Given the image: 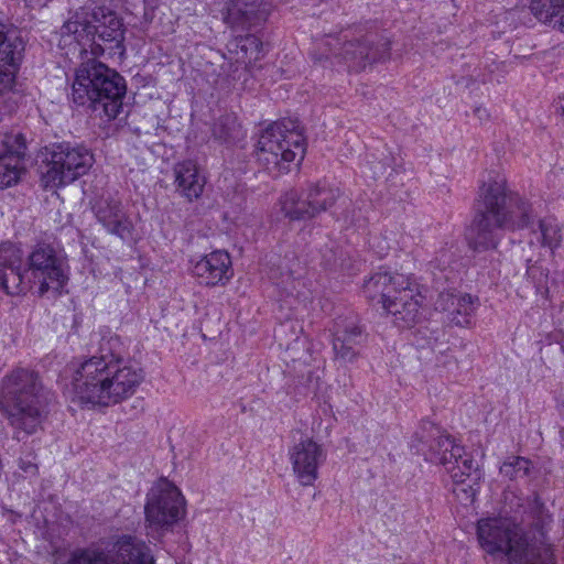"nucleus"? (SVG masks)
<instances>
[{"instance_id":"nucleus-7","label":"nucleus","mask_w":564,"mask_h":564,"mask_svg":"<svg viewBox=\"0 0 564 564\" xmlns=\"http://www.w3.org/2000/svg\"><path fill=\"white\" fill-rule=\"evenodd\" d=\"M305 154V140L296 120L283 119L269 126L258 141V161L268 170L285 169L282 163H291Z\"/></svg>"},{"instance_id":"nucleus-35","label":"nucleus","mask_w":564,"mask_h":564,"mask_svg":"<svg viewBox=\"0 0 564 564\" xmlns=\"http://www.w3.org/2000/svg\"><path fill=\"white\" fill-rule=\"evenodd\" d=\"M556 111L561 112V116L564 119V97H560L556 101Z\"/></svg>"},{"instance_id":"nucleus-15","label":"nucleus","mask_w":564,"mask_h":564,"mask_svg":"<svg viewBox=\"0 0 564 564\" xmlns=\"http://www.w3.org/2000/svg\"><path fill=\"white\" fill-rule=\"evenodd\" d=\"M0 289L8 295H20L31 289L28 271L23 269V252L10 241L0 243Z\"/></svg>"},{"instance_id":"nucleus-32","label":"nucleus","mask_w":564,"mask_h":564,"mask_svg":"<svg viewBox=\"0 0 564 564\" xmlns=\"http://www.w3.org/2000/svg\"><path fill=\"white\" fill-rule=\"evenodd\" d=\"M531 260H529V264L527 268V276L532 280L536 291H541L546 285L547 274L541 267L536 264H530Z\"/></svg>"},{"instance_id":"nucleus-17","label":"nucleus","mask_w":564,"mask_h":564,"mask_svg":"<svg viewBox=\"0 0 564 564\" xmlns=\"http://www.w3.org/2000/svg\"><path fill=\"white\" fill-rule=\"evenodd\" d=\"M224 20L234 30H250L263 24L272 11V6L262 0H229L226 3Z\"/></svg>"},{"instance_id":"nucleus-12","label":"nucleus","mask_w":564,"mask_h":564,"mask_svg":"<svg viewBox=\"0 0 564 564\" xmlns=\"http://www.w3.org/2000/svg\"><path fill=\"white\" fill-rule=\"evenodd\" d=\"M451 457L453 459L447 470L453 479V494L463 503H471L478 492L484 473L479 464L471 455L465 453L463 447L454 448Z\"/></svg>"},{"instance_id":"nucleus-8","label":"nucleus","mask_w":564,"mask_h":564,"mask_svg":"<svg viewBox=\"0 0 564 564\" xmlns=\"http://www.w3.org/2000/svg\"><path fill=\"white\" fill-rule=\"evenodd\" d=\"M68 564H155L150 545L141 538L124 533L112 535L105 551L83 550Z\"/></svg>"},{"instance_id":"nucleus-29","label":"nucleus","mask_w":564,"mask_h":564,"mask_svg":"<svg viewBox=\"0 0 564 564\" xmlns=\"http://www.w3.org/2000/svg\"><path fill=\"white\" fill-rule=\"evenodd\" d=\"M313 209H316V216L327 210L335 204L340 195L338 188L328 186L326 183L310 184L305 189Z\"/></svg>"},{"instance_id":"nucleus-34","label":"nucleus","mask_w":564,"mask_h":564,"mask_svg":"<svg viewBox=\"0 0 564 564\" xmlns=\"http://www.w3.org/2000/svg\"><path fill=\"white\" fill-rule=\"evenodd\" d=\"M378 238L377 237H373L370 245L372 248H378L377 250V253L379 254V257H383L384 254H387L388 250L390 249V245L389 243H384V246L378 241Z\"/></svg>"},{"instance_id":"nucleus-6","label":"nucleus","mask_w":564,"mask_h":564,"mask_svg":"<svg viewBox=\"0 0 564 564\" xmlns=\"http://www.w3.org/2000/svg\"><path fill=\"white\" fill-rule=\"evenodd\" d=\"M42 155L41 183L46 189L73 183L87 174L94 164V155L89 149L69 142L46 147Z\"/></svg>"},{"instance_id":"nucleus-30","label":"nucleus","mask_w":564,"mask_h":564,"mask_svg":"<svg viewBox=\"0 0 564 564\" xmlns=\"http://www.w3.org/2000/svg\"><path fill=\"white\" fill-rule=\"evenodd\" d=\"M213 135L216 139L228 142L240 135V123L234 113H227L218 118L213 127Z\"/></svg>"},{"instance_id":"nucleus-28","label":"nucleus","mask_w":564,"mask_h":564,"mask_svg":"<svg viewBox=\"0 0 564 564\" xmlns=\"http://www.w3.org/2000/svg\"><path fill=\"white\" fill-rule=\"evenodd\" d=\"M532 232L538 234L541 246L549 248L552 252L560 248L563 240L562 227L557 219L552 216L540 219L538 230L532 229Z\"/></svg>"},{"instance_id":"nucleus-26","label":"nucleus","mask_w":564,"mask_h":564,"mask_svg":"<svg viewBox=\"0 0 564 564\" xmlns=\"http://www.w3.org/2000/svg\"><path fill=\"white\" fill-rule=\"evenodd\" d=\"M530 10L539 21L564 33V0H532Z\"/></svg>"},{"instance_id":"nucleus-5","label":"nucleus","mask_w":564,"mask_h":564,"mask_svg":"<svg viewBox=\"0 0 564 564\" xmlns=\"http://www.w3.org/2000/svg\"><path fill=\"white\" fill-rule=\"evenodd\" d=\"M42 382L39 373L28 368H17L6 375L0 389V409L9 424L20 433L31 435L41 427L44 419L41 403Z\"/></svg>"},{"instance_id":"nucleus-23","label":"nucleus","mask_w":564,"mask_h":564,"mask_svg":"<svg viewBox=\"0 0 564 564\" xmlns=\"http://www.w3.org/2000/svg\"><path fill=\"white\" fill-rule=\"evenodd\" d=\"M372 43L371 40L366 39L362 42H348L344 44L341 55L349 68L361 70L386 56L389 43H383L381 47H372Z\"/></svg>"},{"instance_id":"nucleus-1","label":"nucleus","mask_w":564,"mask_h":564,"mask_svg":"<svg viewBox=\"0 0 564 564\" xmlns=\"http://www.w3.org/2000/svg\"><path fill=\"white\" fill-rule=\"evenodd\" d=\"M61 41L64 45L75 43L80 53H90L94 56L76 68L70 100L76 106L90 108L108 120L117 118L122 109L126 80L96 57L106 52L123 53L122 19L107 6L82 8L62 25Z\"/></svg>"},{"instance_id":"nucleus-24","label":"nucleus","mask_w":564,"mask_h":564,"mask_svg":"<svg viewBox=\"0 0 564 564\" xmlns=\"http://www.w3.org/2000/svg\"><path fill=\"white\" fill-rule=\"evenodd\" d=\"M435 305L438 310L449 312L451 321L457 326L469 325L476 310L471 295L457 296L451 292L441 293Z\"/></svg>"},{"instance_id":"nucleus-27","label":"nucleus","mask_w":564,"mask_h":564,"mask_svg":"<svg viewBox=\"0 0 564 564\" xmlns=\"http://www.w3.org/2000/svg\"><path fill=\"white\" fill-rule=\"evenodd\" d=\"M312 200L308 199L306 191L297 194L290 191L281 198V208L286 217L291 220H305L316 216V209L311 206Z\"/></svg>"},{"instance_id":"nucleus-2","label":"nucleus","mask_w":564,"mask_h":564,"mask_svg":"<svg viewBox=\"0 0 564 564\" xmlns=\"http://www.w3.org/2000/svg\"><path fill=\"white\" fill-rule=\"evenodd\" d=\"M94 355L84 360L72 380L74 397L83 404L110 406L132 397L144 380L140 367L124 360L127 345L108 327L90 336Z\"/></svg>"},{"instance_id":"nucleus-25","label":"nucleus","mask_w":564,"mask_h":564,"mask_svg":"<svg viewBox=\"0 0 564 564\" xmlns=\"http://www.w3.org/2000/svg\"><path fill=\"white\" fill-rule=\"evenodd\" d=\"M177 191L188 200L197 199L204 189L205 177L193 161H184L174 167Z\"/></svg>"},{"instance_id":"nucleus-19","label":"nucleus","mask_w":564,"mask_h":564,"mask_svg":"<svg viewBox=\"0 0 564 564\" xmlns=\"http://www.w3.org/2000/svg\"><path fill=\"white\" fill-rule=\"evenodd\" d=\"M365 338V329L356 318L337 319L333 332V350L336 359L343 364L354 362Z\"/></svg>"},{"instance_id":"nucleus-20","label":"nucleus","mask_w":564,"mask_h":564,"mask_svg":"<svg viewBox=\"0 0 564 564\" xmlns=\"http://www.w3.org/2000/svg\"><path fill=\"white\" fill-rule=\"evenodd\" d=\"M192 271L198 282L206 286L225 285L234 275L230 256L221 250L202 257Z\"/></svg>"},{"instance_id":"nucleus-21","label":"nucleus","mask_w":564,"mask_h":564,"mask_svg":"<svg viewBox=\"0 0 564 564\" xmlns=\"http://www.w3.org/2000/svg\"><path fill=\"white\" fill-rule=\"evenodd\" d=\"M411 276L389 271H378L364 283L366 297L383 306L401 289L410 285Z\"/></svg>"},{"instance_id":"nucleus-37","label":"nucleus","mask_w":564,"mask_h":564,"mask_svg":"<svg viewBox=\"0 0 564 564\" xmlns=\"http://www.w3.org/2000/svg\"><path fill=\"white\" fill-rule=\"evenodd\" d=\"M475 115H476L479 119H482V118H485V117H487V116H488V115H487L486 109L480 108V107H477V108L475 109Z\"/></svg>"},{"instance_id":"nucleus-14","label":"nucleus","mask_w":564,"mask_h":564,"mask_svg":"<svg viewBox=\"0 0 564 564\" xmlns=\"http://www.w3.org/2000/svg\"><path fill=\"white\" fill-rule=\"evenodd\" d=\"M289 459L297 481L305 487L312 486L318 478L326 452L313 438L304 437L289 448Z\"/></svg>"},{"instance_id":"nucleus-36","label":"nucleus","mask_w":564,"mask_h":564,"mask_svg":"<svg viewBox=\"0 0 564 564\" xmlns=\"http://www.w3.org/2000/svg\"><path fill=\"white\" fill-rule=\"evenodd\" d=\"M243 41L250 45H254L256 47L259 45V40L253 35L247 36Z\"/></svg>"},{"instance_id":"nucleus-4","label":"nucleus","mask_w":564,"mask_h":564,"mask_svg":"<svg viewBox=\"0 0 564 564\" xmlns=\"http://www.w3.org/2000/svg\"><path fill=\"white\" fill-rule=\"evenodd\" d=\"M478 203L479 208L467 232L468 245L475 251L496 248L498 229L532 228L531 204L518 193L509 192L502 177L489 176L482 183Z\"/></svg>"},{"instance_id":"nucleus-38","label":"nucleus","mask_w":564,"mask_h":564,"mask_svg":"<svg viewBox=\"0 0 564 564\" xmlns=\"http://www.w3.org/2000/svg\"><path fill=\"white\" fill-rule=\"evenodd\" d=\"M22 468L25 470V471H29V473H34L36 470V466L33 465V464H29V465H25V466H22Z\"/></svg>"},{"instance_id":"nucleus-11","label":"nucleus","mask_w":564,"mask_h":564,"mask_svg":"<svg viewBox=\"0 0 564 564\" xmlns=\"http://www.w3.org/2000/svg\"><path fill=\"white\" fill-rule=\"evenodd\" d=\"M93 213L102 228L123 242L133 240L134 224L121 199L111 193L102 194L93 204Z\"/></svg>"},{"instance_id":"nucleus-33","label":"nucleus","mask_w":564,"mask_h":564,"mask_svg":"<svg viewBox=\"0 0 564 564\" xmlns=\"http://www.w3.org/2000/svg\"><path fill=\"white\" fill-rule=\"evenodd\" d=\"M143 2H144L143 20L145 23H151L154 18V10L158 7L159 0H143Z\"/></svg>"},{"instance_id":"nucleus-18","label":"nucleus","mask_w":564,"mask_h":564,"mask_svg":"<svg viewBox=\"0 0 564 564\" xmlns=\"http://www.w3.org/2000/svg\"><path fill=\"white\" fill-rule=\"evenodd\" d=\"M422 295L416 283L411 280L410 285L401 289L382 308L392 317V323L399 328H410L420 319Z\"/></svg>"},{"instance_id":"nucleus-10","label":"nucleus","mask_w":564,"mask_h":564,"mask_svg":"<svg viewBox=\"0 0 564 564\" xmlns=\"http://www.w3.org/2000/svg\"><path fill=\"white\" fill-rule=\"evenodd\" d=\"M25 270L40 282V295H44L51 289L58 291L66 280L62 259L55 249L46 243H39L30 253L29 268Z\"/></svg>"},{"instance_id":"nucleus-16","label":"nucleus","mask_w":564,"mask_h":564,"mask_svg":"<svg viewBox=\"0 0 564 564\" xmlns=\"http://www.w3.org/2000/svg\"><path fill=\"white\" fill-rule=\"evenodd\" d=\"M26 143L22 134H8L0 130V187L15 185L25 167L23 159Z\"/></svg>"},{"instance_id":"nucleus-13","label":"nucleus","mask_w":564,"mask_h":564,"mask_svg":"<svg viewBox=\"0 0 564 564\" xmlns=\"http://www.w3.org/2000/svg\"><path fill=\"white\" fill-rule=\"evenodd\" d=\"M417 454L425 457L426 460L447 466L452 464L451 454L454 448L460 447L454 444V441L445 432L429 420H423L414 434L411 444Z\"/></svg>"},{"instance_id":"nucleus-31","label":"nucleus","mask_w":564,"mask_h":564,"mask_svg":"<svg viewBox=\"0 0 564 564\" xmlns=\"http://www.w3.org/2000/svg\"><path fill=\"white\" fill-rule=\"evenodd\" d=\"M532 464L529 459L521 456H512L500 467V474L510 479L525 478L530 475Z\"/></svg>"},{"instance_id":"nucleus-9","label":"nucleus","mask_w":564,"mask_h":564,"mask_svg":"<svg viewBox=\"0 0 564 564\" xmlns=\"http://www.w3.org/2000/svg\"><path fill=\"white\" fill-rule=\"evenodd\" d=\"M144 513L151 533L170 530L184 516V498L176 486L162 478L148 494Z\"/></svg>"},{"instance_id":"nucleus-3","label":"nucleus","mask_w":564,"mask_h":564,"mask_svg":"<svg viewBox=\"0 0 564 564\" xmlns=\"http://www.w3.org/2000/svg\"><path fill=\"white\" fill-rule=\"evenodd\" d=\"M532 529L525 532L508 518H487L478 521L477 535L481 547L491 555H503L508 564H556L545 527L552 521L541 500L531 503Z\"/></svg>"},{"instance_id":"nucleus-22","label":"nucleus","mask_w":564,"mask_h":564,"mask_svg":"<svg viewBox=\"0 0 564 564\" xmlns=\"http://www.w3.org/2000/svg\"><path fill=\"white\" fill-rule=\"evenodd\" d=\"M0 25V83H10L21 59L24 44L14 30Z\"/></svg>"}]
</instances>
